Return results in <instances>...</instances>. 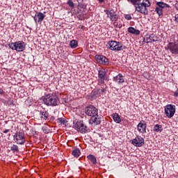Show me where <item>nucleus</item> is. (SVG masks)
Wrapping results in <instances>:
<instances>
[{
	"instance_id": "1",
	"label": "nucleus",
	"mask_w": 178,
	"mask_h": 178,
	"mask_svg": "<svg viewBox=\"0 0 178 178\" xmlns=\"http://www.w3.org/2000/svg\"><path fill=\"white\" fill-rule=\"evenodd\" d=\"M43 102L47 106H56L59 104V98L53 94H47L42 97Z\"/></svg>"
},
{
	"instance_id": "2",
	"label": "nucleus",
	"mask_w": 178,
	"mask_h": 178,
	"mask_svg": "<svg viewBox=\"0 0 178 178\" xmlns=\"http://www.w3.org/2000/svg\"><path fill=\"white\" fill-rule=\"evenodd\" d=\"M151 6V3L149 0H143L142 3L136 4L135 6L136 12L143 15H148V9Z\"/></svg>"
},
{
	"instance_id": "3",
	"label": "nucleus",
	"mask_w": 178,
	"mask_h": 178,
	"mask_svg": "<svg viewBox=\"0 0 178 178\" xmlns=\"http://www.w3.org/2000/svg\"><path fill=\"white\" fill-rule=\"evenodd\" d=\"M9 48L17 52H23V50L26 48V44L23 41H18L15 42H11L8 44Z\"/></svg>"
},
{
	"instance_id": "4",
	"label": "nucleus",
	"mask_w": 178,
	"mask_h": 178,
	"mask_svg": "<svg viewBox=\"0 0 178 178\" xmlns=\"http://www.w3.org/2000/svg\"><path fill=\"white\" fill-rule=\"evenodd\" d=\"M164 112L168 119L173 118L175 113H176V106L172 104L166 105L164 108Z\"/></svg>"
},
{
	"instance_id": "5",
	"label": "nucleus",
	"mask_w": 178,
	"mask_h": 178,
	"mask_svg": "<svg viewBox=\"0 0 178 178\" xmlns=\"http://www.w3.org/2000/svg\"><path fill=\"white\" fill-rule=\"evenodd\" d=\"M157 7L156 8L155 11L159 15V16H162L163 15V9H169V5L163 2H158L156 3Z\"/></svg>"
},
{
	"instance_id": "6",
	"label": "nucleus",
	"mask_w": 178,
	"mask_h": 178,
	"mask_svg": "<svg viewBox=\"0 0 178 178\" xmlns=\"http://www.w3.org/2000/svg\"><path fill=\"white\" fill-rule=\"evenodd\" d=\"M73 126L77 131L80 133H87V126L83 123V121H77Z\"/></svg>"
},
{
	"instance_id": "7",
	"label": "nucleus",
	"mask_w": 178,
	"mask_h": 178,
	"mask_svg": "<svg viewBox=\"0 0 178 178\" xmlns=\"http://www.w3.org/2000/svg\"><path fill=\"white\" fill-rule=\"evenodd\" d=\"M14 140L17 144L23 145L26 143V138L24 137V134L23 132H17L14 136Z\"/></svg>"
},
{
	"instance_id": "8",
	"label": "nucleus",
	"mask_w": 178,
	"mask_h": 178,
	"mask_svg": "<svg viewBox=\"0 0 178 178\" xmlns=\"http://www.w3.org/2000/svg\"><path fill=\"white\" fill-rule=\"evenodd\" d=\"M108 47L111 51H122V43L117 41H110L108 42Z\"/></svg>"
},
{
	"instance_id": "9",
	"label": "nucleus",
	"mask_w": 178,
	"mask_h": 178,
	"mask_svg": "<svg viewBox=\"0 0 178 178\" xmlns=\"http://www.w3.org/2000/svg\"><path fill=\"white\" fill-rule=\"evenodd\" d=\"M86 113L88 115V116H91V118H93L94 116H97L98 115V109L94 106H89L86 108Z\"/></svg>"
},
{
	"instance_id": "10",
	"label": "nucleus",
	"mask_w": 178,
	"mask_h": 178,
	"mask_svg": "<svg viewBox=\"0 0 178 178\" xmlns=\"http://www.w3.org/2000/svg\"><path fill=\"white\" fill-rule=\"evenodd\" d=\"M131 144H133L134 147H143V145L145 144L144 138L140 136H138L132 140Z\"/></svg>"
},
{
	"instance_id": "11",
	"label": "nucleus",
	"mask_w": 178,
	"mask_h": 178,
	"mask_svg": "<svg viewBox=\"0 0 178 178\" xmlns=\"http://www.w3.org/2000/svg\"><path fill=\"white\" fill-rule=\"evenodd\" d=\"M168 49L171 53L178 55V40L174 42H170L168 45Z\"/></svg>"
},
{
	"instance_id": "12",
	"label": "nucleus",
	"mask_w": 178,
	"mask_h": 178,
	"mask_svg": "<svg viewBox=\"0 0 178 178\" xmlns=\"http://www.w3.org/2000/svg\"><path fill=\"white\" fill-rule=\"evenodd\" d=\"M137 129L141 134H145L147 133V123H145V121H140L137 125Z\"/></svg>"
},
{
	"instance_id": "13",
	"label": "nucleus",
	"mask_w": 178,
	"mask_h": 178,
	"mask_svg": "<svg viewBox=\"0 0 178 178\" xmlns=\"http://www.w3.org/2000/svg\"><path fill=\"white\" fill-rule=\"evenodd\" d=\"M95 59L100 65H108L109 63L108 58L104 56L96 55Z\"/></svg>"
},
{
	"instance_id": "14",
	"label": "nucleus",
	"mask_w": 178,
	"mask_h": 178,
	"mask_svg": "<svg viewBox=\"0 0 178 178\" xmlns=\"http://www.w3.org/2000/svg\"><path fill=\"white\" fill-rule=\"evenodd\" d=\"M106 74V72L105 71V69L102 67L99 68V79L98 83L99 84H104V81H105V76Z\"/></svg>"
},
{
	"instance_id": "15",
	"label": "nucleus",
	"mask_w": 178,
	"mask_h": 178,
	"mask_svg": "<svg viewBox=\"0 0 178 178\" xmlns=\"http://www.w3.org/2000/svg\"><path fill=\"white\" fill-rule=\"evenodd\" d=\"M45 19V15H44L42 13H37L35 15L34 20L35 23H40L41 24L42 22V20Z\"/></svg>"
},
{
	"instance_id": "16",
	"label": "nucleus",
	"mask_w": 178,
	"mask_h": 178,
	"mask_svg": "<svg viewBox=\"0 0 178 178\" xmlns=\"http://www.w3.org/2000/svg\"><path fill=\"white\" fill-rule=\"evenodd\" d=\"M113 81L117 83V84H122V83H124V78L122 74H119L113 78Z\"/></svg>"
},
{
	"instance_id": "17",
	"label": "nucleus",
	"mask_w": 178,
	"mask_h": 178,
	"mask_svg": "<svg viewBox=\"0 0 178 178\" xmlns=\"http://www.w3.org/2000/svg\"><path fill=\"white\" fill-rule=\"evenodd\" d=\"M156 41H158V36H156L155 34H151L146 38V42L147 44L152 42H155Z\"/></svg>"
},
{
	"instance_id": "18",
	"label": "nucleus",
	"mask_w": 178,
	"mask_h": 178,
	"mask_svg": "<svg viewBox=\"0 0 178 178\" xmlns=\"http://www.w3.org/2000/svg\"><path fill=\"white\" fill-rule=\"evenodd\" d=\"M90 122L95 123V124H101V118H99L98 115L97 116H93L91 118Z\"/></svg>"
},
{
	"instance_id": "19",
	"label": "nucleus",
	"mask_w": 178,
	"mask_h": 178,
	"mask_svg": "<svg viewBox=\"0 0 178 178\" xmlns=\"http://www.w3.org/2000/svg\"><path fill=\"white\" fill-rule=\"evenodd\" d=\"M111 118H113L114 122H115V123H120L122 122V120L120 119V116H119V114L118 113H113L111 115Z\"/></svg>"
},
{
	"instance_id": "20",
	"label": "nucleus",
	"mask_w": 178,
	"mask_h": 178,
	"mask_svg": "<svg viewBox=\"0 0 178 178\" xmlns=\"http://www.w3.org/2000/svg\"><path fill=\"white\" fill-rule=\"evenodd\" d=\"M104 12L107 15L108 17H109V19H111V17H113V16L116 15L113 10H104Z\"/></svg>"
},
{
	"instance_id": "21",
	"label": "nucleus",
	"mask_w": 178,
	"mask_h": 178,
	"mask_svg": "<svg viewBox=\"0 0 178 178\" xmlns=\"http://www.w3.org/2000/svg\"><path fill=\"white\" fill-rule=\"evenodd\" d=\"M128 32L131 33V34H136V35H138L140 34V31H138L133 27H129L128 29Z\"/></svg>"
},
{
	"instance_id": "22",
	"label": "nucleus",
	"mask_w": 178,
	"mask_h": 178,
	"mask_svg": "<svg viewBox=\"0 0 178 178\" xmlns=\"http://www.w3.org/2000/svg\"><path fill=\"white\" fill-rule=\"evenodd\" d=\"M87 158L89 161H90V162H92V163H93V165H95V163H97V159L95 158V156L90 154L88 156Z\"/></svg>"
},
{
	"instance_id": "23",
	"label": "nucleus",
	"mask_w": 178,
	"mask_h": 178,
	"mask_svg": "<svg viewBox=\"0 0 178 178\" xmlns=\"http://www.w3.org/2000/svg\"><path fill=\"white\" fill-rule=\"evenodd\" d=\"M113 26L115 29H122V22L117 19V21L113 22Z\"/></svg>"
},
{
	"instance_id": "24",
	"label": "nucleus",
	"mask_w": 178,
	"mask_h": 178,
	"mask_svg": "<svg viewBox=\"0 0 178 178\" xmlns=\"http://www.w3.org/2000/svg\"><path fill=\"white\" fill-rule=\"evenodd\" d=\"M79 45V42H77V40H71L70 42V47H71V48H77Z\"/></svg>"
},
{
	"instance_id": "25",
	"label": "nucleus",
	"mask_w": 178,
	"mask_h": 178,
	"mask_svg": "<svg viewBox=\"0 0 178 178\" xmlns=\"http://www.w3.org/2000/svg\"><path fill=\"white\" fill-rule=\"evenodd\" d=\"M80 154H81V152H80V150L79 149H75L72 152V154L75 158H79V156H80Z\"/></svg>"
},
{
	"instance_id": "26",
	"label": "nucleus",
	"mask_w": 178,
	"mask_h": 178,
	"mask_svg": "<svg viewBox=\"0 0 178 178\" xmlns=\"http://www.w3.org/2000/svg\"><path fill=\"white\" fill-rule=\"evenodd\" d=\"M163 129H162V125H159V124H156L154 127V131H156L157 133H159V131H162Z\"/></svg>"
},
{
	"instance_id": "27",
	"label": "nucleus",
	"mask_w": 178,
	"mask_h": 178,
	"mask_svg": "<svg viewBox=\"0 0 178 178\" xmlns=\"http://www.w3.org/2000/svg\"><path fill=\"white\" fill-rule=\"evenodd\" d=\"M41 118L43 119V120H47L48 119V116H49V114H48V112L47 111H43L41 113Z\"/></svg>"
},
{
	"instance_id": "28",
	"label": "nucleus",
	"mask_w": 178,
	"mask_h": 178,
	"mask_svg": "<svg viewBox=\"0 0 178 178\" xmlns=\"http://www.w3.org/2000/svg\"><path fill=\"white\" fill-rule=\"evenodd\" d=\"M58 123H60V124H63L64 126H66L67 121L65 120V118H58L57 120Z\"/></svg>"
},
{
	"instance_id": "29",
	"label": "nucleus",
	"mask_w": 178,
	"mask_h": 178,
	"mask_svg": "<svg viewBox=\"0 0 178 178\" xmlns=\"http://www.w3.org/2000/svg\"><path fill=\"white\" fill-rule=\"evenodd\" d=\"M143 76L145 77V79H147V80H151L152 79L151 74H149V73L147 72L143 73Z\"/></svg>"
},
{
	"instance_id": "30",
	"label": "nucleus",
	"mask_w": 178,
	"mask_h": 178,
	"mask_svg": "<svg viewBox=\"0 0 178 178\" xmlns=\"http://www.w3.org/2000/svg\"><path fill=\"white\" fill-rule=\"evenodd\" d=\"M118 19H119V15L115 14L110 18V20H111V22H118Z\"/></svg>"
},
{
	"instance_id": "31",
	"label": "nucleus",
	"mask_w": 178,
	"mask_h": 178,
	"mask_svg": "<svg viewBox=\"0 0 178 178\" xmlns=\"http://www.w3.org/2000/svg\"><path fill=\"white\" fill-rule=\"evenodd\" d=\"M11 151H13L14 152H17V151H19V147L16 145H14L11 147Z\"/></svg>"
},
{
	"instance_id": "32",
	"label": "nucleus",
	"mask_w": 178,
	"mask_h": 178,
	"mask_svg": "<svg viewBox=\"0 0 178 178\" xmlns=\"http://www.w3.org/2000/svg\"><path fill=\"white\" fill-rule=\"evenodd\" d=\"M128 2H131V3H132V5H137L138 2H140L141 0H127Z\"/></svg>"
},
{
	"instance_id": "33",
	"label": "nucleus",
	"mask_w": 178,
	"mask_h": 178,
	"mask_svg": "<svg viewBox=\"0 0 178 178\" xmlns=\"http://www.w3.org/2000/svg\"><path fill=\"white\" fill-rule=\"evenodd\" d=\"M67 3L69 5V6H70V8H73V6H74V3L72 0H68Z\"/></svg>"
},
{
	"instance_id": "34",
	"label": "nucleus",
	"mask_w": 178,
	"mask_h": 178,
	"mask_svg": "<svg viewBox=\"0 0 178 178\" xmlns=\"http://www.w3.org/2000/svg\"><path fill=\"white\" fill-rule=\"evenodd\" d=\"M124 17H125V19H126L127 20H131V15H129V14L125 15H124Z\"/></svg>"
},
{
	"instance_id": "35",
	"label": "nucleus",
	"mask_w": 178,
	"mask_h": 178,
	"mask_svg": "<svg viewBox=\"0 0 178 178\" xmlns=\"http://www.w3.org/2000/svg\"><path fill=\"white\" fill-rule=\"evenodd\" d=\"M104 92H105V89L104 88L99 90V94H104Z\"/></svg>"
},
{
	"instance_id": "36",
	"label": "nucleus",
	"mask_w": 178,
	"mask_h": 178,
	"mask_svg": "<svg viewBox=\"0 0 178 178\" xmlns=\"http://www.w3.org/2000/svg\"><path fill=\"white\" fill-rule=\"evenodd\" d=\"M174 95L175 97H178V90L175 92Z\"/></svg>"
},
{
	"instance_id": "37",
	"label": "nucleus",
	"mask_w": 178,
	"mask_h": 178,
	"mask_svg": "<svg viewBox=\"0 0 178 178\" xmlns=\"http://www.w3.org/2000/svg\"><path fill=\"white\" fill-rule=\"evenodd\" d=\"M0 94H1V95L3 94V90H2V89H1V88H0Z\"/></svg>"
},
{
	"instance_id": "38",
	"label": "nucleus",
	"mask_w": 178,
	"mask_h": 178,
	"mask_svg": "<svg viewBox=\"0 0 178 178\" xmlns=\"http://www.w3.org/2000/svg\"><path fill=\"white\" fill-rule=\"evenodd\" d=\"M3 133H5V134L9 133V129H6V130L3 131Z\"/></svg>"
},
{
	"instance_id": "39",
	"label": "nucleus",
	"mask_w": 178,
	"mask_h": 178,
	"mask_svg": "<svg viewBox=\"0 0 178 178\" xmlns=\"http://www.w3.org/2000/svg\"><path fill=\"white\" fill-rule=\"evenodd\" d=\"M98 1H99V2L100 3H102V2H104V0H98Z\"/></svg>"
}]
</instances>
